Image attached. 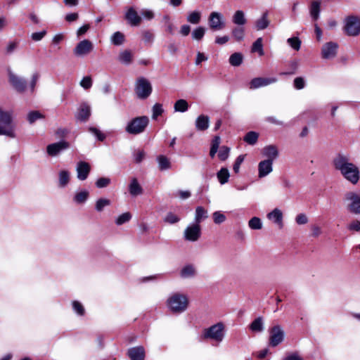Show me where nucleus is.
Returning a JSON list of instances; mask_svg holds the SVG:
<instances>
[{
  "instance_id": "obj_1",
  "label": "nucleus",
  "mask_w": 360,
  "mask_h": 360,
  "mask_svg": "<svg viewBox=\"0 0 360 360\" xmlns=\"http://www.w3.org/2000/svg\"><path fill=\"white\" fill-rule=\"evenodd\" d=\"M334 168L339 171L342 176L355 185L360 178L359 168L352 162H349V158L341 153H338L333 160Z\"/></svg>"
},
{
  "instance_id": "obj_2",
  "label": "nucleus",
  "mask_w": 360,
  "mask_h": 360,
  "mask_svg": "<svg viewBox=\"0 0 360 360\" xmlns=\"http://www.w3.org/2000/svg\"><path fill=\"white\" fill-rule=\"evenodd\" d=\"M167 307L174 314L184 312L188 306V297L182 293L174 292L169 296L166 302Z\"/></svg>"
},
{
  "instance_id": "obj_3",
  "label": "nucleus",
  "mask_w": 360,
  "mask_h": 360,
  "mask_svg": "<svg viewBox=\"0 0 360 360\" xmlns=\"http://www.w3.org/2000/svg\"><path fill=\"white\" fill-rule=\"evenodd\" d=\"M226 335L225 326L222 322H218L202 330V338L211 340L217 344L221 343Z\"/></svg>"
},
{
  "instance_id": "obj_4",
  "label": "nucleus",
  "mask_w": 360,
  "mask_h": 360,
  "mask_svg": "<svg viewBox=\"0 0 360 360\" xmlns=\"http://www.w3.org/2000/svg\"><path fill=\"white\" fill-rule=\"evenodd\" d=\"M12 122V111H5L0 107V135H5L10 138L15 137Z\"/></svg>"
},
{
  "instance_id": "obj_5",
  "label": "nucleus",
  "mask_w": 360,
  "mask_h": 360,
  "mask_svg": "<svg viewBox=\"0 0 360 360\" xmlns=\"http://www.w3.org/2000/svg\"><path fill=\"white\" fill-rule=\"evenodd\" d=\"M149 123L147 116L136 117L131 120L125 127L127 133L131 135H138L143 133Z\"/></svg>"
},
{
  "instance_id": "obj_6",
  "label": "nucleus",
  "mask_w": 360,
  "mask_h": 360,
  "mask_svg": "<svg viewBox=\"0 0 360 360\" xmlns=\"http://www.w3.org/2000/svg\"><path fill=\"white\" fill-rule=\"evenodd\" d=\"M135 92L139 99H146L152 93V86L145 77H139L135 84Z\"/></svg>"
},
{
  "instance_id": "obj_7",
  "label": "nucleus",
  "mask_w": 360,
  "mask_h": 360,
  "mask_svg": "<svg viewBox=\"0 0 360 360\" xmlns=\"http://www.w3.org/2000/svg\"><path fill=\"white\" fill-rule=\"evenodd\" d=\"M269 345L276 347L281 344L285 339V331L281 326L274 325L269 329Z\"/></svg>"
},
{
  "instance_id": "obj_8",
  "label": "nucleus",
  "mask_w": 360,
  "mask_h": 360,
  "mask_svg": "<svg viewBox=\"0 0 360 360\" xmlns=\"http://www.w3.org/2000/svg\"><path fill=\"white\" fill-rule=\"evenodd\" d=\"M8 82L13 89L18 93H24L27 88L25 78L15 74L11 70L8 71Z\"/></svg>"
},
{
  "instance_id": "obj_9",
  "label": "nucleus",
  "mask_w": 360,
  "mask_h": 360,
  "mask_svg": "<svg viewBox=\"0 0 360 360\" xmlns=\"http://www.w3.org/2000/svg\"><path fill=\"white\" fill-rule=\"evenodd\" d=\"M345 31L349 36H356L360 33V18L355 15L345 19Z\"/></svg>"
},
{
  "instance_id": "obj_10",
  "label": "nucleus",
  "mask_w": 360,
  "mask_h": 360,
  "mask_svg": "<svg viewBox=\"0 0 360 360\" xmlns=\"http://www.w3.org/2000/svg\"><path fill=\"white\" fill-rule=\"evenodd\" d=\"M201 236L200 225L193 223L188 226L184 232V238L186 240L190 242L197 241Z\"/></svg>"
},
{
  "instance_id": "obj_11",
  "label": "nucleus",
  "mask_w": 360,
  "mask_h": 360,
  "mask_svg": "<svg viewBox=\"0 0 360 360\" xmlns=\"http://www.w3.org/2000/svg\"><path fill=\"white\" fill-rule=\"evenodd\" d=\"M208 24L213 31L221 30L226 26L222 14L218 12H212L210 14Z\"/></svg>"
},
{
  "instance_id": "obj_12",
  "label": "nucleus",
  "mask_w": 360,
  "mask_h": 360,
  "mask_svg": "<svg viewBox=\"0 0 360 360\" xmlns=\"http://www.w3.org/2000/svg\"><path fill=\"white\" fill-rule=\"evenodd\" d=\"M345 198L350 201L347 206L348 210L355 214H360V195L354 192H348Z\"/></svg>"
},
{
  "instance_id": "obj_13",
  "label": "nucleus",
  "mask_w": 360,
  "mask_h": 360,
  "mask_svg": "<svg viewBox=\"0 0 360 360\" xmlns=\"http://www.w3.org/2000/svg\"><path fill=\"white\" fill-rule=\"evenodd\" d=\"M69 148L70 143L66 141L62 140L48 145L46 147V153L49 155L55 157Z\"/></svg>"
},
{
  "instance_id": "obj_14",
  "label": "nucleus",
  "mask_w": 360,
  "mask_h": 360,
  "mask_svg": "<svg viewBox=\"0 0 360 360\" xmlns=\"http://www.w3.org/2000/svg\"><path fill=\"white\" fill-rule=\"evenodd\" d=\"M94 45L89 39H84L79 41L73 49V53L76 56H84L92 51Z\"/></svg>"
},
{
  "instance_id": "obj_15",
  "label": "nucleus",
  "mask_w": 360,
  "mask_h": 360,
  "mask_svg": "<svg viewBox=\"0 0 360 360\" xmlns=\"http://www.w3.org/2000/svg\"><path fill=\"white\" fill-rule=\"evenodd\" d=\"M338 45L335 42L326 43L321 49V56L324 59H330L335 57Z\"/></svg>"
},
{
  "instance_id": "obj_16",
  "label": "nucleus",
  "mask_w": 360,
  "mask_h": 360,
  "mask_svg": "<svg viewBox=\"0 0 360 360\" xmlns=\"http://www.w3.org/2000/svg\"><path fill=\"white\" fill-rule=\"evenodd\" d=\"M91 116V107L87 103H82L79 105L78 111L75 115L77 120L86 122Z\"/></svg>"
},
{
  "instance_id": "obj_17",
  "label": "nucleus",
  "mask_w": 360,
  "mask_h": 360,
  "mask_svg": "<svg viewBox=\"0 0 360 360\" xmlns=\"http://www.w3.org/2000/svg\"><path fill=\"white\" fill-rule=\"evenodd\" d=\"M77 177L80 181H84L87 179L91 171L90 165L84 161H79L76 167Z\"/></svg>"
},
{
  "instance_id": "obj_18",
  "label": "nucleus",
  "mask_w": 360,
  "mask_h": 360,
  "mask_svg": "<svg viewBox=\"0 0 360 360\" xmlns=\"http://www.w3.org/2000/svg\"><path fill=\"white\" fill-rule=\"evenodd\" d=\"M277 81L276 78H266V77H255L250 82V89H255L269 84L275 83Z\"/></svg>"
},
{
  "instance_id": "obj_19",
  "label": "nucleus",
  "mask_w": 360,
  "mask_h": 360,
  "mask_svg": "<svg viewBox=\"0 0 360 360\" xmlns=\"http://www.w3.org/2000/svg\"><path fill=\"white\" fill-rule=\"evenodd\" d=\"M273 171V162L270 160L261 161L258 165V176L264 178Z\"/></svg>"
},
{
  "instance_id": "obj_20",
  "label": "nucleus",
  "mask_w": 360,
  "mask_h": 360,
  "mask_svg": "<svg viewBox=\"0 0 360 360\" xmlns=\"http://www.w3.org/2000/svg\"><path fill=\"white\" fill-rule=\"evenodd\" d=\"M127 355L131 360H144L145 349L142 346L131 347L127 350Z\"/></svg>"
},
{
  "instance_id": "obj_21",
  "label": "nucleus",
  "mask_w": 360,
  "mask_h": 360,
  "mask_svg": "<svg viewBox=\"0 0 360 360\" xmlns=\"http://www.w3.org/2000/svg\"><path fill=\"white\" fill-rule=\"evenodd\" d=\"M266 217L269 220L277 224L279 226V228H283V212L278 208H275L271 212L268 213Z\"/></svg>"
},
{
  "instance_id": "obj_22",
  "label": "nucleus",
  "mask_w": 360,
  "mask_h": 360,
  "mask_svg": "<svg viewBox=\"0 0 360 360\" xmlns=\"http://www.w3.org/2000/svg\"><path fill=\"white\" fill-rule=\"evenodd\" d=\"M125 18L132 26H137L141 21V18L132 7L129 8L125 14Z\"/></svg>"
},
{
  "instance_id": "obj_23",
  "label": "nucleus",
  "mask_w": 360,
  "mask_h": 360,
  "mask_svg": "<svg viewBox=\"0 0 360 360\" xmlns=\"http://www.w3.org/2000/svg\"><path fill=\"white\" fill-rule=\"evenodd\" d=\"M262 155L273 162L278 156V150L276 146L269 145L262 149Z\"/></svg>"
},
{
  "instance_id": "obj_24",
  "label": "nucleus",
  "mask_w": 360,
  "mask_h": 360,
  "mask_svg": "<svg viewBox=\"0 0 360 360\" xmlns=\"http://www.w3.org/2000/svg\"><path fill=\"white\" fill-rule=\"evenodd\" d=\"M210 118L207 115H200L195 120V128L198 131H205L208 129Z\"/></svg>"
},
{
  "instance_id": "obj_25",
  "label": "nucleus",
  "mask_w": 360,
  "mask_h": 360,
  "mask_svg": "<svg viewBox=\"0 0 360 360\" xmlns=\"http://www.w3.org/2000/svg\"><path fill=\"white\" fill-rule=\"evenodd\" d=\"M129 191L132 196H137L143 193V188L136 178H133L129 185Z\"/></svg>"
},
{
  "instance_id": "obj_26",
  "label": "nucleus",
  "mask_w": 360,
  "mask_h": 360,
  "mask_svg": "<svg viewBox=\"0 0 360 360\" xmlns=\"http://www.w3.org/2000/svg\"><path fill=\"white\" fill-rule=\"evenodd\" d=\"M232 22L237 26H243L247 23V19L245 15V13L241 10L236 11L233 17Z\"/></svg>"
},
{
  "instance_id": "obj_27",
  "label": "nucleus",
  "mask_w": 360,
  "mask_h": 360,
  "mask_svg": "<svg viewBox=\"0 0 360 360\" xmlns=\"http://www.w3.org/2000/svg\"><path fill=\"white\" fill-rule=\"evenodd\" d=\"M195 275L196 269L192 264H187L184 266L180 271V276L183 278H192Z\"/></svg>"
},
{
  "instance_id": "obj_28",
  "label": "nucleus",
  "mask_w": 360,
  "mask_h": 360,
  "mask_svg": "<svg viewBox=\"0 0 360 360\" xmlns=\"http://www.w3.org/2000/svg\"><path fill=\"white\" fill-rule=\"evenodd\" d=\"M310 15L311 18L316 20L319 18V13L321 11V0H314L311 3L309 8Z\"/></svg>"
},
{
  "instance_id": "obj_29",
  "label": "nucleus",
  "mask_w": 360,
  "mask_h": 360,
  "mask_svg": "<svg viewBox=\"0 0 360 360\" xmlns=\"http://www.w3.org/2000/svg\"><path fill=\"white\" fill-rule=\"evenodd\" d=\"M70 173L68 170H61L58 174V186L65 188L70 182Z\"/></svg>"
},
{
  "instance_id": "obj_30",
  "label": "nucleus",
  "mask_w": 360,
  "mask_h": 360,
  "mask_svg": "<svg viewBox=\"0 0 360 360\" xmlns=\"http://www.w3.org/2000/svg\"><path fill=\"white\" fill-rule=\"evenodd\" d=\"M207 217V211L203 207L198 206L195 208V223L200 224Z\"/></svg>"
},
{
  "instance_id": "obj_31",
  "label": "nucleus",
  "mask_w": 360,
  "mask_h": 360,
  "mask_svg": "<svg viewBox=\"0 0 360 360\" xmlns=\"http://www.w3.org/2000/svg\"><path fill=\"white\" fill-rule=\"evenodd\" d=\"M119 61L124 65H129L133 60V54L130 50H124L118 56Z\"/></svg>"
},
{
  "instance_id": "obj_32",
  "label": "nucleus",
  "mask_w": 360,
  "mask_h": 360,
  "mask_svg": "<svg viewBox=\"0 0 360 360\" xmlns=\"http://www.w3.org/2000/svg\"><path fill=\"white\" fill-rule=\"evenodd\" d=\"M250 329L252 332L261 333L264 330V321L262 316L256 318L250 324Z\"/></svg>"
},
{
  "instance_id": "obj_33",
  "label": "nucleus",
  "mask_w": 360,
  "mask_h": 360,
  "mask_svg": "<svg viewBox=\"0 0 360 360\" xmlns=\"http://www.w3.org/2000/svg\"><path fill=\"white\" fill-rule=\"evenodd\" d=\"M89 193L86 190H83L75 193L73 197V201L76 204H84L89 198Z\"/></svg>"
},
{
  "instance_id": "obj_34",
  "label": "nucleus",
  "mask_w": 360,
  "mask_h": 360,
  "mask_svg": "<svg viewBox=\"0 0 360 360\" xmlns=\"http://www.w3.org/2000/svg\"><path fill=\"white\" fill-rule=\"evenodd\" d=\"M269 25L268 20V13H264L262 17L257 19L255 22V27L257 30H262L266 29Z\"/></svg>"
},
{
  "instance_id": "obj_35",
  "label": "nucleus",
  "mask_w": 360,
  "mask_h": 360,
  "mask_svg": "<svg viewBox=\"0 0 360 360\" xmlns=\"http://www.w3.org/2000/svg\"><path fill=\"white\" fill-rule=\"evenodd\" d=\"M232 37L236 41H241L244 39L245 28L243 26H237L231 30Z\"/></svg>"
},
{
  "instance_id": "obj_36",
  "label": "nucleus",
  "mask_w": 360,
  "mask_h": 360,
  "mask_svg": "<svg viewBox=\"0 0 360 360\" xmlns=\"http://www.w3.org/2000/svg\"><path fill=\"white\" fill-rule=\"evenodd\" d=\"M243 61V56L241 53L236 52L229 57V63L234 67L240 66Z\"/></svg>"
},
{
  "instance_id": "obj_37",
  "label": "nucleus",
  "mask_w": 360,
  "mask_h": 360,
  "mask_svg": "<svg viewBox=\"0 0 360 360\" xmlns=\"http://www.w3.org/2000/svg\"><path fill=\"white\" fill-rule=\"evenodd\" d=\"M259 134L256 131H249L243 137V141L249 145L254 146L257 143Z\"/></svg>"
},
{
  "instance_id": "obj_38",
  "label": "nucleus",
  "mask_w": 360,
  "mask_h": 360,
  "mask_svg": "<svg viewBox=\"0 0 360 360\" xmlns=\"http://www.w3.org/2000/svg\"><path fill=\"white\" fill-rule=\"evenodd\" d=\"M125 37L121 32H115L111 37V43L115 46H120L124 44Z\"/></svg>"
},
{
  "instance_id": "obj_39",
  "label": "nucleus",
  "mask_w": 360,
  "mask_h": 360,
  "mask_svg": "<svg viewBox=\"0 0 360 360\" xmlns=\"http://www.w3.org/2000/svg\"><path fill=\"white\" fill-rule=\"evenodd\" d=\"M174 109L175 112H184L188 109V103L184 99H179L175 102Z\"/></svg>"
},
{
  "instance_id": "obj_40",
  "label": "nucleus",
  "mask_w": 360,
  "mask_h": 360,
  "mask_svg": "<svg viewBox=\"0 0 360 360\" xmlns=\"http://www.w3.org/2000/svg\"><path fill=\"white\" fill-rule=\"evenodd\" d=\"M217 178L221 184H224L229 181V172L228 169L223 167L217 172Z\"/></svg>"
},
{
  "instance_id": "obj_41",
  "label": "nucleus",
  "mask_w": 360,
  "mask_h": 360,
  "mask_svg": "<svg viewBox=\"0 0 360 360\" xmlns=\"http://www.w3.org/2000/svg\"><path fill=\"white\" fill-rule=\"evenodd\" d=\"M201 20V13L194 11L190 13L187 16V21L191 24H198Z\"/></svg>"
},
{
  "instance_id": "obj_42",
  "label": "nucleus",
  "mask_w": 360,
  "mask_h": 360,
  "mask_svg": "<svg viewBox=\"0 0 360 360\" xmlns=\"http://www.w3.org/2000/svg\"><path fill=\"white\" fill-rule=\"evenodd\" d=\"M158 162L160 170L169 169L171 167L169 160L165 155L158 156Z\"/></svg>"
},
{
  "instance_id": "obj_43",
  "label": "nucleus",
  "mask_w": 360,
  "mask_h": 360,
  "mask_svg": "<svg viewBox=\"0 0 360 360\" xmlns=\"http://www.w3.org/2000/svg\"><path fill=\"white\" fill-rule=\"evenodd\" d=\"M42 118H44V115L39 111L37 110L30 111L27 114V117L28 122L31 124L34 123L37 120Z\"/></svg>"
},
{
  "instance_id": "obj_44",
  "label": "nucleus",
  "mask_w": 360,
  "mask_h": 360,
  "mask_svg": "<svg viewBox=\"0 0 360 360\" xmlns=\"http://www.w3.org/2000/svg\"><path fill=\"white\" fill-rule=\"evenodd\" d=\"M252 52H257L259 56L264 54L263 50L262 39L261 37L257 39L252 46Z\"/></svg>"
},
{
  "instance_id": "obj_45",
  "label": "nucleus",
  "mask_w": 360,
  "mask_h": 360,
  "mask_svg": "<svg viewBox=\"0 0 360 360\" xmlns=\"http://www.w3.org/2000/svg\"><path fill=\"white\" fill-rule=\"evenodd\" d=\"M162 22L165 26V31L170 34H174V26L173 23L170 21L169 16L167 15H164L162 18Z\"/></svg>"
},
{
  "instance_id": "obj_46",
  "label": "nucleus",
  "mask_w": 360,
  "mask_h": 360,
  "mask_svg": "<svg viewBox=\"0 0 360 360\" xmlns=\"http://www.w3.org/2000/svg\"><path fill=\"white\" fill-rule=\"evenodd\" d=\"M248 226L251 229L259 230L262 228V222L259 217H254L249 220Z\"/></svg>"
},
{
  "instance_id": "obj_47",
  "label": "nucleus",
  "mask_w": 360,
  "mask_h": 360,
  "mask_svg": "<svg viewBox=\"0 0 360 360\" xmlns=\"http://www.w3.org/2000/svg\"><path fill=\"white\" fill-rule=\"evenodd\" d=\"M110 200L107 198H99L96 202L95 209L97 212H102L104 207L110 205Z\"/></svg>"
},
{
  "instance_id": "obj_48",
  "label": "nucleus",
  "mask_w": 360,
  "mask_h": 360,
  "mask_svg": "<svg viewBox=\"0 0 360 360\" xmlns=\"http://www.w3.org/2000/svg\"><path fill=\"white\" fill-rule=\"evenodd\" d=\"M180 217L173 212H168L164 218V221L169 224L178 223L180 221Z\"/></svg>"
},
{
  "instance_id": "obj_49",
  "label": "nucleus",
  "mask_w": 360,
  "mask_h": 360,
  "mask_svg": "<svg viewBox=\"0 0 360 360\" xmlns=\"http://www.w3.org/2000/svg\"><path fill=\"white\" fill-rule=\"evenodd\" d=\"M152 111H153L152 118L153 120H157V118L160 115H161L163 113V112H164V110H163V108H162V105L160 104V103H155L153 106Z\"/></svg>"
},
{
  "instance_id": "obj_50",
  "label": "nucleus",
  "mask_w": 360,
  "mask_h": 360,
  "mask_svg": "<svg viewBox=\"0 0 360 360\" xmlns=\"http://www.w3.org/2000/svg\"><path fill=\"white\" fill-rule=\"evenodd\" d=\"M39 74L38 72H34L31 77V81L29 84V90L31 94H33L35 91L37 83L39 79Z\"/></svg>"
},
{
  "instance_id": "obj_51",
  "label": "nucleus",
  "mask_w": 360,
  "mask_h": 360,
  "mask_svg": "<svg viewBox=\"0 0 360 360\" xmlns=\"http://www.w3.org/2000/svg\"><path fill=\"white\" fill-rule=\"evenodd\" d=\"M205 33V29L203 27H198L193 31L192 37L195 40H200L204 37Z\"/></svg>"
},
{
  "instance_id": "obj_52",
  "label": "nucleus",
  "mask_w": 360,
  "mask_h": 360,
  "mask_svg": "<svg viewBox=\"0 0 360 360\" xmlns=\"http://www.w3.org/2000/svg\"><path fill=\"white\" fill-rule=\"evenodd\" d=\"M288 44L295 50L298 51L301 46V41L298 37H291L288 39Z\"/></svg>"
},
{
  "instance_id": "obj_53",
  "label": "nucleus",
  "mask_w": 360,
  "mask_h": 360,
  "mask_svg": "<svg viewBox=\"0 0 360 360\" xmlns=\"http://www.w3.org/2000/svg\"><path fill=\"white\" fill-rule=\"evenodd\" d=\"M294 88L297 90L303 89L306 86L305 79L302 77L295 78L293 81Z\"/></svg>"
},
{
  "instance_id": "obj_54",
  "label": "nucleus",
  "mask_w": 360,
  "mask_h": 360,
  "mask_svg": "<svg viewBox=\"0 0 360 360\" xmlns=\"http://www.w3.org/2000/svg\"><path fill=\"white\" fill-rule=\"evenodd\" d=\"M111 182V180L108 177H101L96 181V186L98 188H103L107 187Z\"/></svg>"
},
{
  "instance_id": "obj_55",
  "label": "nucleus",
  "mask_w": 360,
  "mask_h": 360,
  "mask_svg": "<svg viewBox=\"0 0 360 360\" xmlns=\"http://www.w3.org/2000/svg\"><path fill=\"white\" fill-rule=\"evenodd\" d=\"M72 308L73 310L77 313L79 316H83L85 314V309L83 305L78 301L72 302Z\"/></svg>"
},
{
  "instance_id": "obj_56",
  "label": "nucleus",
  "mask_w": 360,
  "mask_h": 360,
  "mask_svg": "<svg viewBox=\"0 0 360 360\" xmlns=\"http://www.w3.org/2000/svg\"><path fill=\"white\" fill-rule=\"evenodd\" d=\"M213 220L214 222L217 224H220L225 221L226 217V216L221 213L220 211H216L213 213Z\"/></svg>"
},
{
  "instance_id": "obj_57",
  "label": "nucleus",
  "mask_w": 360,
  "mask_h": 360,
  "mask_svg": "<svg viewBox=\"0 0 360 360\" xmlns=\"http://www.w3.org/2000/svg\"><path fill=\"white\" fill-rule=\"evenodd\" d=\"M131 218V215L129 212H125L120 215L116 219V224L117 225H122L129 221Z\"/></svg>"
},
{
  "instance_id": "obj_58",
  "label": "nucleus",
  "mask_w": 360,
  "mask_h": 360,
  "mask_svg": "<svg viewBox=\"0 0 360 360\" xmlns=\"http://www.w3.org/2000/svg\"><path fill=\"white\" fill-rule=\"evenodd\" d=\"M89 131L93 134L98 139V140L101 141H104V139H105V135L96 127H90L89 128Z\"/></svg>"
},
{
  "instance_id": "obj_59",
  "label": "nucleus",
  "mask_w": 360,
  "mask_h": 360,
  "mask_svg": "<svg viewBox=\"0 0 360 360\" xmlns=\"http://www.w3.org/2000/svg\"><path fill=\"white\" fill-rule=\"evenodd\" d=\"M230 148L227 146H222L218 153V157L221 160H226L229 155Z\"/></svg>"
},
{
  "instance_id": "obj_60",
  "label": "nucleus",
  "mask_w": 360,
  "mask_h": 360,
  "mask_svg": "<svg viewBox=\"0 0 360 360\" xmlns=\"http://www.w3.org/2000/svg\"><path fill=\"white\" fill-rule=\"evenodd\" d=\"M143 40L146 44H152L154 39V34L149 30H145L143 32Z\"/></svg>"
},
{
  "instance_id": "obj_61",
  "label": "nucleus",
  "mask_w": 360,
  "mask_h": 360,
  "mask_svg": "<svg viewBox=\"0 0 360 360\" xmlns=\"http://www.w3.org/2000/svg\"><path fill=\"white\" fill-rule=\"evenodd\" d=\"M80 85L84 89H89L92 86V79L91 77L86 76L83 77V79L80 82Z\"/></svg>"
},
{
  "instance_id": "obj_62",
  "label": "nucleus",
  "mask_w": 360,
  "mask_h": 360,
  "mask_svg": "<svg viewBox=\"0 0 360 360\" xmlns=\"http://www.w3.org/2000/svg\"><path fill=\"white\" fill-rule=\"evenodd\" d=\"M134 160L136 163H140L145 158V153L143 150H137L134 153Z\"/></svg>"
},
{
  "instance_id": "obj_63",
  "label": "nucleus",
  "mask_w": 360,
  "mask_h": 360,
  "mask_svg": "<svg viewBox=\"0 0 360 360\" xmlns=\"http://www.w3.org/2000/svg\"><path fill=\"white\" fill-rule=\"evenodd\" d=\"M18 43L17 41H10L6 46V53L8 55L13 53L17 49Z\"/></svg>"
},
{
  "instance_id": "obj_64",
  "label": "nucleus",
  "mask_w": 360,
  "mask_h": 360,
  "mask_svg": "<svg viewBox=\"0 0 360 360\" xmlns=\"http://www.w3.org/2000/svg\"><path fill=\"white\" fill-rule=\"evenodd\" d=\"M348 229L356 232H360V221L358 220L352 221L348 226Z\"/></svg>"
}]
</instances>
